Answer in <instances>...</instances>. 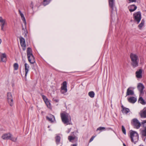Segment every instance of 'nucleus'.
Returning a JSON list of instances; mask_svg holds the SVG:
<instances>
[{"instance_id": "f257e3e1", "label": "nucleus", "mask_w": 146, "mask_h": 146, "mask_svg": "<svg viewBox=\"0 0 146 146\" xmlns=\"http://www.w3.org/2000/svg\"><path fill=\"white\" fill-rule=\"evenodd\" d=\"M131 60V65L133 68L137 67L139 65V58L136 54L131 53L130 55Z\"/></svg>"}, {"instance_id": "f03ea898", "label": "nucleus", "mask_w": 146, "mask_h": 146, "mask_svg": "<svg viewBox=\"0 0 146 146\" xmlns=\"http://www.w3.org/2000/svg\"><path fill=\"white\" fill-rule=\"evenodd\" d=\"M109 4L111 12L110 16L113 19L114 13L117 12V9L115 6V0H109Z\"/></svg>"}, {"instance_id": "7ed1b4c3", "label": "nucleus", "mask_w": 146, "mask_h": 146, "mask_svg": "<svg viewBox=\"0 0 146 146\" xmlns=\"http://www.w3.org/2000/svg\"><path fill=\"white\" fill-rule=\"evenodd\" d=\"M130 137L131 141L134 144H136L139 140V135L136 131L131 130L129 131Z\"/></svg>"}, {"instance_id": "20e7f679", "label": "nucleus", "mask_w": 146, "mask_h": 146, "mask_svg": "<svg viewBox=\"0 0 146 146\" xmlns=\"http://www.w3.org/2000/svg\"><path fill=\"white\" fill-rule=\"evenodd\" d=\"M27 52L29 61L31 64H34L35 62V60L32 53V50L31 48L30 47L27 48Z\"/></svg>"}, {"instance_id": "39448f33", "label": "nucleus", "mask_w": 146, "mask_h": 146, "mask_svg": "<svg viewBox=\"0 0 146 146\" xmlns=\"http://www.w3.org/2000/svg\"><path fill=\"white\" fill-rule=\"evenodd\" d=\"M60 115L62 121L64 124L67 125L70 124V121L69 119L70 115L69 114L64 112L61 113Z\"/></svg>"}, {"instance_id": "423d86ee", "label": "nucleus", "mask_w": 146, "mask_h": 146, "mask_svg": "<svg viewBox=\"0 0 146 146\" xmlns=\"http://www.w3.org/2000/svg\"><path fill=\"white\" fill-rule=\"evenodd\" d=\"M133 18L135 22L139 24L141 18V13L140 11H138L133 14Z\"/></svg>"}, {"instance_id": "0eeeda50", "label": "nucleus", "mask_w": 146, "mask_h": 146, "mask_svg": "<svg viewBox=\"0 0 146 146\" xmlns=\"http://www.w3.org/2000/svg\"><path fill=\"white\" fill-rule=\"evenodd\" d=\"M131 124L135 128L139 129L140 127L141 124L136 118L133 119L131 121Z\"/></svg>"}, {"instance_id": "6e6552de", "label": "nucleus", "mask_w": 146, "mask_h": 146, "mask_svg": "<svg viewBox=\"0 0 146 146\" xmlns=\"http://www.w3.org/2000/svg\"><path fill=\"white\" fill-rule=\"evenodd\" d=\"M19 14H20V15L21 16V19L23 21V22L24 24V25L25 26V29H24L23 28V30H24V33L25 34V36H27V34L28 33V32H27V31L26 29V25L27 23H26V19H25L24 16V15L23 13L21 12V11L20 9L19 10Z\"/></svg>"}, {"instance_id": "1a4fd4ad", "label": "nucleus", "mask_w": 146, "mask_h": 146, "mask_svg": "<svg viewBox=\"0 0 146 146\" xmlns=\"http://www.w3.org/2000/svg\"><path fill=\"white\" fill-rule=\"evenodd\" d=\"M137 88L139 92V95L141 96H143L144 93L143 90L145 88V86L143 84L141 83H139L137 85Z\"/></svg>"}, {"instance_id": "9d476101", "label": "nucleus", "mask_w": 146, "mask_h": 146, "mask_svg": "<svg viewBox=\"0 0 146 146\" xmlns=\"http://www.w3.org/2000/svg\"><path fill=\"white\" fill-rule=\"evenodd\" d=\"M67 92V82L64 81L62 83V85L61 87L60 92L62 94H64Z\"/></svg>"}, {"instance_id": "9b49d317", "label": "nucleus", "mask_w": 146, "mask_h": 146, "mask_svg": "<svg viewBox=\"0 0 146 146\" xmlns=\"http://www.w3.org/2000/svg\"><path fill=\"white\" fill-rule=\"evenodd\" d=\"M46 120L50 123H52L56 121L54 116L51 114H49L48 116L46 117Z\"/></svg>"}, {"instance_id": "f8f14e48", "label": "nucleus", "mask_w": 146, "mask_h": 146, "mask_svg": "<svg viewBox=\"0 0 146 146\" xmlns=\"http://www.w3.org/2000/svg\"><path fill=\"white\" fill-rule=\"evenodd\" d=\"M135 88L133 87H130L128 88L127 90L126 93V96H133L134 95V90Z\"/></svg>"}, {"instance_id": "ddd939ff", "label": "nucleus", "mask_w": 146, "mask_h": 146, "mask_svg": "<svg viewBox=\"0 0 146 146\" xmlns=\"http://www.w3.org/2000/svg\"><path fill=\"white\" fill-rule=\"evenodd\" d=\"M7 98L9 104L11 106H12L13 104V97L11 92L7 93Z\"/></svg>"}, {"instance_id": "4468645a", "label": "nucleus", "mask_w": 146, "mask_h": 146, "mask_svg": "<svg viewBox=\"0 0 146 146\" xmlns=\"http://www.w3.org/2000/svg\"><path fill=\"white\" fill-rule=\"evenodd\" d=\"M139 115L142 118H146V107H144L139 113Z\"/></svg>"}, {"instance_id": "2eb2a0df", "label": "nucleus", "mask_w": 146, "mask_h": 146, "mask_svg": "<svg viewBox=\"0 0 146 146\" xmlns=\"http://www.w3.org/2000/svg\"><path fill=\"white\" fill-rule=\"evenodd\" d=\"M127 100L131 104L135 103L137 101V98L133 96H131L129 98L128 97Z\"/></svg>"}, {"instance_id": "dca6fc26", "label": "nucleus", "mask_w": 146, "mask_h": 146, "mask_svg": "<svg viewBox=\"0 0 146 146\" xmlns=\"http://www.w3.org/2000/svg\"><path fill=\"white\" fill-rule=\"evenodd\" d=\"M143 96H141L139 95V97L138 100V102L142 105H145L146 104V100H144L142 97Z\"/></svg>"}, {"instance_id": "f3484780", "label": "nucleus", "mask_w": 146, "mask_h": 146, "mask_svg": "<svg viewBox=\"0 0 146 146\" xmlns=\"http://www.w3.org/2000/svg\"><path fill=\"white\" fill-rule=\"evenodd\" d=\"M25 78H26L27 74L29 71L30 66L27 63H25Z\"/></svg>"}, {"instance_id": "a211bd4d", "label": "nucleus", "mask_w": 146, "mask_h": 146, "mask_svg": "<svg viewBox=\"0 0 146 146\" xmlns=\"http://www.w3.org/2000/svg\"><path fill=\"white\" fill-rule=\"evenodd\" d=\"M12 135L10 133H8L3 135L2 136V138L4 140H8L12 137Z\"/></svg>"}, {"instance_id": "6ab92c4d", "label": "nucleus", "mask_w": 146, "mask_h": 146, "mask_svg": "<svg viewBox=\"0 0 146 146\" xmlns=\"http://www.w3.org/2000/svg\"><path fill=\"white\" fill-rule=\"evenodd\" d=\"M0 23H2L1 25V30L3 31L4 25L6 24L5 20L3 19L1 17H0Z\"/></svg>"}, {"instance_id": "aec40b11", "label": "nucleus", "mask_w": 146, "mask_h": 146, "mask_svg": "<svg viewBox=\"0 0 146 146\" xmlns=\"http://www.w3.org/2000/svg\"><path fill=\"white\" fill-rule=\"evenodd\" d=\"M142 70L141 69H139L138 71L136 72V76L137 78H142Z\"/></svg>"}, {"instance_id": "412c9836", "label": "nucleus", "mask_w": 146, "mask_h": 146, "mask_svg": "<svg viewBox=\"0 0 146 146\" xmlns=\"http://www.w3.org/2000/svg\"><path fill=\"white\" fill-rule=\"evenodd\" d=\"M137 8V7L135 5H131L128 7V9L131 12L134 11Z\"/></svg>"}, {"instance_id": "4be33fe9", "label": "nucleus", "mask_w": 146, "mask_h": 146, "mask_svg": "<svg viewBox=\"0 0 146 146\" xmlns=\"http://www.w3.org/2000/svg\"><path fill=\"white\" fill-rule=\"evenodd\" d=\"M143 127L144 128L141 130V133L143 139L144 138L143 137H145V138L144 139V140L145 141V138L146 137V126Z\"/></svg>"}, {"instance_id": "5701e85b", "label": "nucleus", "mask_w": 146, "mask_h": 146, "mask_svg": "<svg viewBox=\"0 0 146 146\" xmlns=\"http://www.w3.org/2000/svg\"><path fill=\"white\" fill-rule=\"evenodd\" d=\"M122 108L121 111L123 113L127 114L128 112L130 111L129 109L123 106V105L121 106Z\"/></svg>"}, {"instance_id": "b1692460", "label": "nucleus", "mask_w": 146, "mask_h": 146, "mask_svg": "<svg viewBox=\"0 0 146 146\" xmlns=\"http://www.w3.org/2000/svg\"><path fill=\"white\" fill-rule=\"evenodd\" d=\"M55 137L56 142L57 145H59L60 143L61 137L59 134H56Z\"/></svg>"}, {"instance_id": "393cba45", "label": "nucleus", "mask_w": 146, "mask_h": 146, "mask_svg": "<svg viewBox=\"0 0 146 146\" xmlns=\"http://www.w3.org/2000/svg\"><path fill=\"white\" fill-rule=\"evenodd\" d=\"M19 39L21 46H25V39L22 37L20 36L19 38Z\"/></svg>"}, {"instance_id": "a878e982", "label": "nucleus", "mask_w": 146, "mask_h": 146, "mask_svg": "<svg viewBox=\"0 0 146 146\" xmlns=\"http://www.w3.org/2000/svg\"><path fill=\"white\" fill-rule=\"evenodd\" d=\"M6 55L5 53L2 54L0 56L1 61L3 62H6Z\"/></svg>"}, {"instance_id": "bb28decb", "label": "nucleus", "mask_w": 146, "mask_h": 146, "mask_svg": "<svg viewBox=\"0 0 146 146\" xmlns=\"http://www.w3.org/2000/svg\"><path fill=\"white\" fill-rule=\"evenodd\" d=\"M145 21L144 19H142L140 23L138 25V27L139 29H141L142 27L145 24Z\"/></svg>"}, {"instance_id": "cd10ccee", "label": "nucleus", "mask_w": 146, "mask_h": 146, "mask_svg": "<svg viewBox=\"0 0 146 146\" xmlns=\"http://www.w3.org/2000/svg\"><path fill=\"white\" fill-rule=\"evenodd\" d=\"M51 0H43V5L44 6L48 5L51 1Z\"/></svg>"}, {"instance_id": "c85d7f7f", "label": "nucleus", "mask_w": 146, "mask_h": 146, "mask_svg": "<svg viewBox=\"0 0 146 146\" xmlns=\"http://www.w3.org/2000/svg\"><path fill=\"white\" fill-rule=\"evenodd\" d=\"M45 103L47 106L50 109L51 108V105L49 101L48 100L44 102Z\"/></svg>"}, {"instance_id": "c756f323", "label": "nucleus", "mask_w": 146, "mask_h": 146, "mask_svg": "<svg viewBox=\"0 0 146 146\" xmlns=\"http://www.w3.org/2000/svg\"><path fill=\"white\" fill-rule=\"evenodd\" d=\"M88 95L91 98H93L94 97L95 93L93 91H90L88 93Z\"/></svg>"}, {"instance_id": "7c9ffc66", "label": "nucleus", "mask_w": 146, "mask_h": 146, "mask_svg": "<svg viewBox=\"0 0 146 146\" xmlns=\"http://www.w3.org/2000/svg\"><path fill=\"white\" fill-rule=\"evenodd\" d=\"M14 70H17L19 68V65L17 63H15L13 65Z\"/></svg>"}, {"instance_id": "2f4dec72", "label": "nucleus", "mask_w": 146, "mask_h": 146, "mask_svg": "<svg viewBox=\"0 0 146 146\" xmlns=\"http://www.w3.org/2000/svg\"><path fill=\"white\" fill-rule=\"evenodd\" d=\"M121 130L122 132L123 133H124L125 135H126V130L125 127L123 125H122L121 126Z\"/></svg>"}, {"instance_id": "473e14b6", "label": "nucleus", "mask_w": 146, "mask_h": 146, "mask_svg": "<svg viewBox=\"0 0 146 146\" xmlns=\"http://www.w3.org/2000/svg\"><path fill=\"white\" fill-rule=\"evenodd\" d=\"M106 128L104 127H100L98 128L97 129V131L98 130H100L102 131V130L105 131V130Z\"/></svg>"}, {"instance_id": "72a5a7b5", "label": "nucleus", "mask_w": 146, "mask_h": 146, "mask_svg": "<svg viewBox=\"0 0 146 146\" xmlns=\"http://www.w3.org/2000/svg\"><path fill=\"white\" fill-rule=\"evenodd\" d=\"M75 137L71 136H69L68 137V139L69 141L71 142L72 140H74Z\"/></svg>"}, {"instance_id": "f704fd0d", "label": "nucleus", "mask_w": 146, "mask_h": 146, "mask_svg": "<svg viewBox=\"0 0 146 146\" xmlns=\"http://www.w3.org/2000/svg\"><path fill=\"white\" fill-rule=\"evenodd\" d=\"M41 96H42V98L43 99L44 102L47 101L48 100V98H46V97L44 95H41Z\"/></svg>"}, {"instance_id": "c9c22d12", "label": "nucleus", "mask_w": 146, "mask_h": 146, "mask_svg": "<svg viewBox=\"0 0 146 146\" xmlns=\"http://www.w3.org/2000/svg\"><path fill=\"white\" fill-rule=\"evenodd\" d=\"M141 124L143 127L146 126V120L143 121L141 122Z\"/></svg>"}, {"instance_id": "e433bc0d", "label": "nucleus", "mask_w": 146, "mask_h": 146, "mask_svg": "<svg viewBox=\"0 0 146 146\" xmlns=\"http://www.w3.org/2000/svg\"><path fill=\"white\" fill-rule=\"evenodd\" d=\"M13 141H17V138H15L13 137H11L10 138V139H9Z\"/></svg>"}, {"instance_id": "4c0bfd02", "label": "nucleus", "mask_w": 146, "mask_h": 146, "mask_svg": "<svg viewBox=\"0 0 146 146\" xmlns=\"http://www.w3.org/2000/svg\"><path fill=\"white\" fill-rule=\"evenodd\" d=\"M95 137H96V136H92L90 139V140L89 142H90L91 141H92L93 140V139H94V138Z\"/></svg>"}, {"instance_id": "58836bf2", "label": "nucleus", "mask_w": 146, "mask_h": 146, "mask_svg": "<svg viewBox=\"0 0 146 146\" xmlns=\"http://www.w3.org/2000/svg\"><path fill=\"white\" fill-rule=\"evenodd\" d=\"M71 128L68 129V130L67 131H66V132L67 133H69L70 132V131H71Z\"/></svg>"}, {"instance_id": "ea45409f", "label": "nucleus", "mask_w": 146, "mask_h": 146, "mask_svg": "<svg viewBox=\"0 0 146 146\" xmlns=\"http://www.w3.org/2000/svg\"><path fill=\"white\" fill-rule=\"evenodd\" d=\"M130 3L136 2V0H129Z\"/></svg>"}, {"instance_id": "a19ab883", "label": "nucleus", "mask_w": 146, "mask_h": 146, "mask_svg": "<svg viewBox=\"0 0 146 146\" xmlns=\"http://www.w3.org/2000/svg\"><path fill=\"white\" fill-rule=\"evenodd\" d=\"M26 44H25V46H21L23 48V50H25L26 49Z\"/></svg>"}, {"instance_id": "79ce46f5", "label": "nucleus", "mask_w": 146, "mask_h": 146, "mask_svg": "<svg viewBox=\"0 0 146 146\" xmlns=\"http://www.w3.org/2000/svg\"><path fill=\"white\" fill-rule=\"evenodd\" d=\"M30 7H31L32 9H33V3L32 2L30 5Z\"/></svg>"}, {"instance_id": "37998d69", "label": "nucleus", "mask_w": 146, "mask_h": 146, "mask_svg": "<svg viewBox=\"0 0 146 146\" xmlns=\"http://www.w3.org/2000/svg\"><path fill=\"white\" fill-rule=\"evenodd\" d=\"M72 146H77L76 144H73L72 145Z\"/></svg>"}, {"instance_id": "c03bdc74", "label": "nucleus", "mask_w": 146, "mask_h": 146, "mask_svg": "<svg viewBox=\"0 0 146 146\" xmlns=\"http://www.w3.org/2000/svg\"><path fill=\"white\" fill-rule=\"evenodd\" d=\"M139 146H144L143 145H139Z\"/></svg>"}, {"instance_id": "a18cd8bd", "label": "nucleus", "mask_w": 146, "mask_h": 146, "mask_svg": "<svg viewBox=\"0 0 146 146\" xmlns=\"http://www.w3.org/2000/svg\"><path fill=\"white\" fill-rule=\"evenodd\" d=\"M1 40L0 39V44H1Z\"/></svg>"}, {"instance_id": "49530a36", "label": "nucleus", "mask_w": 146, "mask_h": 146, "mask_svg": "<svg viewBox=\"0 0 146 146\" xmlns=\"http://www.w3.org/2000/svg\"><path fill=\"white\" fill-rule=\"evenodd\" d=\"M123 146H126V145H125V144H124V143H123Z\"/></svg>"}, {"instance_id": "de8ad7c7", "label": "nucleus", "mask_w": 146, "mask_h": 146, "mask_svg": "<svg viewBox=\"0 0 146 146\" xmlns=\"http://www.w3.org/2000/svg\"><path fill=\"white\" fill-rule=\"evenodd\" d=\"M48 128H49L50 127V126H48Z\"/></svg>"}]
</instances>
